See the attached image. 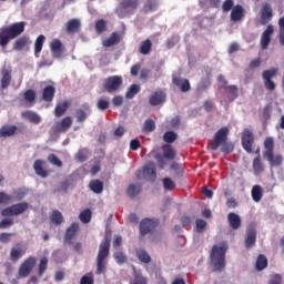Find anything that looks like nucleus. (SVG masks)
Wrapping results in <instances>:
<instances>
[{"label":"nucleus","instance_id":"nucleus-35","mask_svg":"<svg viewBox=\"0 0 284 284\" xmlns=\"http://www.w3.org/2000/svg\"><path fill=\"white\" fill-rule=\"evenodd\" d=\"M89 187L94 194H101L103 192V182L101 180H93L89 183Z\"/></svg>","mask_w":284,"mask_h":284},{"label":"nucleus","instance_id":"nucleus-39","mask_svg":"<svg viewBox=\"0 0 284 284\" xmlns=\"http://www.w3.org/2000/svg\"><path fill=\"white\" fill-rule=\"evenodd\" d=\"M29 41L30 39H28V37H21L17 39L13 44V50H17V52H21V50H23V48L28 45Z\"/></svg>","mask_w":284,"mask_h":284},{"label":"nucleus","instance_id":"nucleus-32","mask_svg":"<svg viewBox=\"0 0 284 284\" xmlns=\"http://www.w3.org/2000/svg\"><path fill=\"white\" fill-rule=\"evenodd\" d=\"M68 108H70V102H68V101L57 104L55 109H54V114H55L57 119H61V116H63V114H65V112H68Z\"/></svg>","mask_w":284,"mask_h":284},{"label":"nucleus","instance_id":"nucleus-34","mask_svg":"<svg viewBox=\"0 0 284 284\" xmlns=\"http://www.w3.org/2000/svg\"><path fill=\"white\" fill-rule=\"evenodd\" d=\"M253 172L254 174H263L265 172V166L263 165V162L261 161V155H257L253 160Z\"/></svg>","mask_w":284,"mask_h":284},{"label":"nucleus","instance_id":"nucleus-3","mask_svg":"<svg viewBox=\"0 0 284 284\" xmlns=\"http://www.w3.org/2000/svg\"><path fill=\"white\" fill-rule=\"evenodd\" d=\"M110 243L111 240L109 236H105L99 246L98 256L95 260V274H105V270H108V256H110Z\"/></svg>","mask_w":284,"mask_h":284},{"label":"nucleus","instance_id":"nucleus-22","mask_svg":"<svg viewBox=\"0 0 284 284\" xmlns=\"http://www.w3.org/2000/svg\"><path fill=\"white\" fill-rule=\"evenodd\" d=\"M173 83L179 88L181 92H190L192 90V85L190 84V80L183 78H173Z\"/></svg>","mask_w":284,"mask_h":284},{"label":"nucleus","instance_id":"nucleus-11","mask_svg":"<svg viewBox=\"0 0 284 284\" xmlns=\"http://www.w3.org/2000/svg\"><path fill=\"white\" fill-rule=\"evenodd\" d=\"M156 227H159V220L145 217L140 222V234L141 236H148V234H152Z\"/></svg>","mask_w":284,"mask_h":284},{"label":"nucleus","instance_id":"nucleus-27","mask_svg":"<svg viewBox=\"0 0 284 284\" xmlns=\"http://www.w3.org/2000/svg\"><path fill=\"white\" fill-rule=\"evenodd\" d=\"M54 94H57V89L53 85H47L42 91V99L45 103H52Z\"/></svg>","mask_w":284,"mask_h":284},{"label":"nucleus","instance_id":"nucleus-5","mask_svg":"<svg viewBox=\"0 0 284 284\" xmlns=\"http://www.w3.org/2000/svg\"><path fill=\"white\" fill-rule=\"evenodd\" d=\"M225 252H227V245H213L211 250V261L215 272H223V270H225Z\"/></svg>","mask_w":284,"mask_h":284},{"label":"nucleus","instance_id":"nucleus-64","mask_svg":"<svg viewBox=\"0 0 284 284\" xmlns=\"http://www.w3.org/2000/svg\"><path fill=\"white\" fill-rule=\"evenodd\" d=\"M80 284H94V277L90 275H83L80 280Z\"/></svg>","mask_w":284,"mask_h":284},{"label":"nucleus","instance_id":"nucleus-8","mask_svg":"<svg viewBox=\"0 0 284 284\" xmlns=\"http://www.w3.org/2000/svg\"><path fill=\"white\" fill-rule=\"evenodd\" d=\"M37 265V257H27L19 267L18 274L20 278H28Z\"/></svg>","mask_w":284,"mask_h":284},{"label":"nucleus","instance_id":"nucleus-17","mask_svg":"<svg viewBox=\"0 0 284 284\" xmlns=\"http://www.w3.org/2000/svg\"><path fill=\"white\" fill-rule=\"evenodd\" d=\"M245 19V8L241 4H235L231 10L230 20L233 23H239V21H243Z\"/></svg>","mask_w":284,"mask_h":284},{"label":"nucleus","instance_id":"nucleus-36","mask_svg":"<svg viewBox=\"0 0 284 284\" xmlns=\"http://www.w3.org/2000/svg\"><path fill=\"white\" fill-rule=\"evenodd\" d=\"M122 10H131L134 11L139 7V0H123L120 3Z\"/></svg>","mask_w":284,"mask_h":284},{"label":"nucleus","instance_id":"nucleus-62","mask_svg":"<svg viewBox=\"0 0 284 284\" xmlns=\"http://www.w3.org/2000/svg\"><path fill=\"white\" fill-rule=\"evenodd\" d=\"M97 108L100 109L102 112L110 108V101L104 99H99L97 103Z\"/></svg>","mask_w":284,"mask_h":284},{"label":"nucleus","instance_id":"nucleus-37","mask_svg":"<svg viewBox=\"0 0 284 284\" xmlns=\"http://www.w3.org/2000/svg\"><path fill=\"white\" fill-rule=\"evenodd\" d=\"M126 194L130 199H134V196H139L141 194V184H129L126 189Z\"/></svg>","mask_w":284,"mask_h":284},{"label":"nucleus","instance_id":"nucleus-24","mask_svg":"<svg viewBox=\"0 0 284 284\" xmlns=\"http://www.w3.org/2000/svg\"><path fill=\"white\" fill-rule=\"evenodd\" d=\"M72 128V116L68 115L63 118L60 122H57V132H68Z\"/></svg>","mask_w":284,"mask_h":284},{"label":"nucleus","instance_id":"nucleus-42","mask_svg":"<svg viewBox=\"0 0 284 284\" xmlns=\"http://www.w3.org/2000/svg\"><path fill=\"white\" fill-rule=\"evenodd\" d=\"M163 156L164 159H168V161H174L176 159V150H174L172 146H164Z\"/></svg>","mask_w":284,"mask_h":284},{"label":"nucleus","instance_id":"nucleus-63","mask_svg":"<svg viewBox=\"0 0 284 284\" xmlns=\"http://www.w3.org/2000/svg\"><path fill=\"white\" fill-rule=\"evenodd\" d=\"M87 152L88 151H85V150H80L77 153L75 159H77V161H79V163H85V161H88Z\"/></svg>","mask_w":284,"mask_h":284},{"label":"nucleus","instance_id":"nucleus-49","mask_svg":"<svg viewBox=\"0 0 284 284\" xmlns=\"http://www.w3.org/2000/svg\"><path fill=\"white\" fill-rule=\"evenodd\" d=\"M159 9V0H146L144 3V10L146 12H154Z\"/></svg>","mask_w":284,"mask_h":284},{"label":"nucleus","instance_id":"nucleus-51","mask_svg":"<svg viewBox=\"0 0 284 284\" xmlns=\"http://www.w3.org/2000/svg\"><path fill=\"white\" fill-rule=\"evenodd\" d=\"M79 219L81 223H90V221H92V211L90 209L82 211Z\"/></svg>","mask_w":284,"mask_h":284},{"label":"nucleus","instance_id":"nucleus-26","mask_svg":"<svg viewBox=\"0 0 284 284\" xmlns=\"http://www.w3.org/2000/svg\"><path fill=\"white\" fill-rule=\"evenodd\" d=\"M17 130H19L17 125H2L0 128V139H8L10 136H14V134H17Z\"/></svg>","mask_w":284,"mask_h":284},{"label":"nucleus","instance_id":"nucleus-38","mask_svg":"<svg viewBox=\"0 0 284 284\" xmlns=\"http://www.w3.org/2000/svg\"><path fill=\"white\" fill-rule=\"evenodd\" d=\"M140 54H150L152 52V40L146 39L144 40L139 48Z\"/></svg>","mask_w":284,"mask_h":284},{"label":"nucleus","instance_id":"nucleus-19","mask_svg":"<svg viewBox=\"0 0 284 284\" xmlns=\"http://www.w3.org/2000/svg\"><path fill=\"white\" fill-rule=\"evenodd\" d=\"M50 50L53 59H61L63 57V42L59 39H54L50 43Z\"/></svg>","mask_w":284,"mask_h":284},{"label":"nucleus","instance_id":"nucleus-48","mask_svg":"<svg viewBox=\"0 0 284 284\" xmlns=\"http://www.w3.org/2000/svg\"><path fill=\"white\" fill-rule=\"evenodd\" d=\"M265 267H267V257L263 254H260L256 260V270L261 272L265 270Z\"/></svg>","mask_w":284,"mask_h":284},{"label":"nucleus","instance_id":"nucleus-40","mask_svg":"<svg viewBox=\"0 0 284 284\" xmlns=\"http://www.w3.org/2000/svg\"><path fill=\"white\" fill-rule=\"evenodd\" d=\"M251 195L255 203H258L263 199V189L261 185H254L251 191Z\"/></svg>","mask_w":284,"mask_h":284},{"label":"nucleus","instance_id":"nucleus-25","mask_svg":"<svg viewBox=\"0 0 284 284\" xmlns=\"http://www.w3.org/2000/svg\"><path fill=\"white\" fill-rule=\"evenodd\" d=\"M23 254H26V251L21 247V243H17L10 251V261H12V263H17Z\"/></svg>","mask_w":284,"mask_h":284},{"label":"nucleus","instance_id":"nucleus-52","mask_svg":"<svg viewBox=\"0 0 284 284\" xmlns=\"http://www.w3.org/2000/svg\"><path fill=\"white\" fill-rule=\"evenodd\" d=\"M113 258L114 261L119 264V265H123V263H128V256L124 255L123 252H115L113 254Z\"/></svg>","mask_w":284,"mask_h":284},{"label":"nucleus","instance_id":"nucleus-18","mask_svg":"<svg viewBox=\"0 0 284 284\" xmlns=\"http://www.w3.org/2000/svg\"><path fill=\"white\" fill-rule=\"evenodd\" d=\"M79 232V223L73 222L65 231L64 234V245H72V241L77 233Z\"/></svg>","mask_w":284,"mask_h":284},{"label":"nucleus","instance_id":"nucleus-60","mask_svg":"<svg viewBox=\"0 0 284 284\" xmlns=\"http://www.w3.org/2000/svg\"><path fill=\"white\" fill-rule=\"evenodd\" d=\"M200 6H211V8H219L221 0H199Z\"/></svg>","mask_w":284,"mask_h":284},{"label":"nucleus","instance_id":"nucleus-20","mask_svg":"<svg viewBox=\"0 0 284 284\" xmlns=\"http://www.w3.org/2000/svg\"><path fill=\"white\" fill-rule=\"evenodd\" d=\"M33 170L38 176H41V179H48V176H50V172L45 170V161L43 160H36Z\"/></svg>","mask_w":284,"mask_h":284},{"label":"nucleus","instance_id":"nucleus-30","mask_svg":"<svg viewBox=\"0 0 284 284\" xmlns=\"http://www.w3.org/2000/svg\"><path fill=\"white\" fill-rule=\"evenodd\" d=\"M116 43H121V36L116 32H112L111 36L102 42L104 48H112V45H116Z\"/></svg>","mask_w":284,"mask_h":284},{"label":"nucleus","instance_id":"nucleus-16","mask_svg":"<svg viewBox=\"0 0 284 284\" xmlns=\"http://www.w3.org/2000/svg\"><path fill=\"white\" fill-rule=\"evenodd\" d=\"M274 34V26L268 24L261 38V48L262 50H267L270 48V43L272 42V36Z\"/></svg>","mask_w":284,"mask_h":284},{"label":"nucleus","instance_id":"nucleus-33","mask_svg":"<svg viewBox=\"0 0 284 284\" xmlns=\"http://www.w3.org/2000/svg\"><path fill=\"white\" fill-rule=\"evenodd\" d=\"M23 99L27 103H29V105L32 106L34 103H37V92L32 89H28L23 93Z\"/></svg>","mask_w":284,"mask_h":284},{"label":"nucleus","instance_id":"nucleus-23","mask_svg":"<svg viewBox=\"0 0 284 284\" xmlns=\"http://www.w3.org/2000/svg\"><path fill=\"white\" fill-rule=\"evenodd\" d=\"M244 243H245L246 250H252V247H254V245H256V230L255 229H247Z\"/></svg>","mask_w":284,"mask_h":284},{"label":"nucleus","instance_id":"nucleus-47","mask_svg":"<svg viewBox=\"0 0 284 284\" xmlns=\"http://www.w3.org/2000/svg\"><path fill=\"white\" fill-rule=\"evenodd\" d=\"M141 92V87L139 84H132L129 90L126 91L125 98L126 99H134L136 94Z\"/></svg>","mask_w":284,"mask_h":284},{"label":"nucleus","instance_id":"nucleus-44","mask_svg":"<svg viewBox=\"0 0 284 284\" xmlns=\"http://www.w3.org/2000/svg\"><path fill=\"white\" fill-rule=\"evenodd\" d=\"M108 30V21L100 19L95 22L97 34H103Z\"/></svg>","mask_w":284,"mask_h":284},{"label":"nucleus","instance_id":"nucleus-9","mask_svg":"<svg viewBox=\"0 0 284 284\" xmlns=\"http://www.w3.org/2000/svg\"><path fill=\"white\" fill-rule=\"evenodd\" d=\"M28 207H29L28 202L13 204L2 210L1 216H19V214H23V212H28Z\"/></svg>","mask_w":284,"mask_h":284},{"label":"nucleus","instance_id":"nucleus-57","mask_svg":"<svg viewBox=\"0 0 284 284\" xmlns=\"http://www.w3.org/2000/svg\"><path fill=\"white\" fill-rule=\"evenodd\" d=\"M12 203V195H8L6 192H0V205H10Z\"/></svg>","mask_w":284,"mask_h":284},{"label":"nucleus","instance_id":"nucleus-28","mask_svg":"<svg viewBox=\"0 0 284 284\" xmlns=\"http://www.w3.org/2000/svg\"><path fill=\"white\" fill-rule=\"evenodd\" d=\"M227 223L232 230H240L242 225L241 216L236 213H229Z\"/></svg>","mask_w":284,"mask_h":284},{"label":"nucleus","instance_id":"nucleus-59","mask_svg":"<svg viewBox=\"0 0 284 284\" xmlns=\"http://www.w3.org/2000/svg\"><path fill=\"white\" fill-rule=\"evenodd\" d=\"M45 270H48V257H42L39 263V276H43Z\"/></svg>","mask_w":284,"mask_h":284},{"label":"nucleus","instance_id":"nucleus-46","mask_svg":"<svg viewBox=\"0 0 284 284\" xmlns=\"http://www.w3.org/2000/svg\"><path fill=\"white\" fill-rule=\"evenodd\" d=\"M154 130H156V123L154 122V120H145L143 125V132H145V134H150V132H154Z\"/></svg>","mask_w":284,"mask_h":284},{"label":"nucleus","instance_id":"nucleus-2","mask_svg":"<svg viewBox=\"0 0 284 284\" xmlns=\"http://www.w3.org/2000/svg\"><path fill=\"white\" fill-rule=\"evenodd\" d=\"M26 32V22H16L0 30V45L7 48L8 43Z\"/></svg>","mask_w":284,"mask_h":284},{"label":"nucleus","instance_id":"nucleus-13","mask_svg":"<svg viewBox=\"0 0 284 284\" xmlns=\"http://www.w3.org/2000/svg\"><path fill=\"white\" fill-rule=\"evenodd\" d=\"M252 145H254V131L244 129L242 132V148L247 154H252Z\"/></svg>","mask_w":284,"mask_h":284},{"label":"nucleus","instance_id":"nucleus-10","mask_svg":"<svg viewBox=\"0 0 284 284\" xmlns=\"http://www.w3.org/2000/svg\"><path fill=\"white\" fill-rule=\"evenodd\" d=\"M123 85V78L121 75H110L104 80L105 92H116Z\"/></svg>","mask_w":284,"mask_h":284},{"label":"nucleus","instance_id":"nucleus-12","mask_svg":"<svg viewBox=\"0 0 284 284\" xmlns=\"http://www.w3.org/2000/svg\"><path fill=\"white\" fill-rule=\"evenodd\" d=\"M274 19V11L272 9V4L268 2L262 3V8L260 10V23L261 26H267L270 21Z\"/></svg>","mask_w":284,"mask_h":284},{"label":"nucleus","instance_id":"nucleus-7","mask_svg":"<svg viewBox=\"0 0 284 284\" xmlns=\"http://www.w3.org/2000/svg\"><path fill=\"white\" fill-rule=\"evenodd\" d=\"M277 74L278 69L274 67L262 72V79L264 81V88L266 90H270L271 92H274V90H276V83L272 79H274V77H276Z\"/></svg>","mask_w":284,"mask_h":284},{"label":"nucleus","instance_id":"nucleus-54","mask_svg":"<svg viewBox=\"0 0 284 284\" xmlns=\"http://www.w3.org/2000/svg\"><path fill=\"white\" fill-rule=\"evenodd\" d=\"M196 232L199 234H203L205 232V227H207V222L205 220L197 219L195 221Z\"/></svg>","mask_w":284,"mask_h":284},{"label":"nucleus","instance_id":"nucleus-31","mask_svg":"<svg viewBox=\"0 0 284 284\" xmlns=\"http://www.w3.org/2000/svg\"><path fill=\"white\" fill-rule=\"evenodd\" d=\"M23 119H28L30 123H34L36 125H39L41 123V115L37 114L33 111H24L22 112Z\"/></svg>","mask_w":284,"mask_h":284},{"label":"nucleus","instance_id":"nucleus-53","mask_svg":"<svg viewBox=\"0 0 284 284\" xmlns=\"http://www.w3.org/2000/svg\"><path fill=\"white\" fill-rule=\"evenodd\" d=\"M131 284H148V277L143 276V274L134 272V278Z\"/></svg>","mask_w":284,"mask_h":284},{"label":"nucleus","instance_id":"nucleus-1","mask_svg":"<svg viewBox=\"0 0 284 284\" xmlns=\"http://www.w3.org/2000/svg\"><path fill=\"white\" fill-rule=\"evenodd\" d=\"M230 134V129L227 126L221 128L213 136V140L209 141V145L213 152H216L221 148L223 154H232L234 152V144L227 142V136Z\"/></svg>","mask_w":284,"mask_h":284},{"label":"nucleus","instance_id":"nucleus-50","mask_svg":"<svg viewBox=\"0 0 284 284\" xmlns=\"http://www.w3.org/2000/svg\"><path fill=\"white\" fill-rule=\"evenodd\" d=\"M278 41L284 47V16L278 19Z\"/></svg>","mask_w":284,"mask_h":284},{"label":"nucleus","instance_id":"nucleus-6","mask_svg":"<svg viewBox=\"0 0 284 284\" xmlns=\"http://www.w3.org/2000/svg\"><path fill=\"white\" fill-rule=\"evenodd\" d=\"M136 179H145L151 183L156 181V165L152 162H149L144 165L142 171H138L135 174Z\"/></svg>","mask_w":284,"mask_h":284},{"label":"nucleus","instance_id":"nucleus-56","mask_svg":"<svg viewBox=\"0 0 284 284\" xmlns=\"http://www.w3.org/2000/svg\"><path fill=\"white\" fill-rule=\"evenodd\" d=\"M48 161L49 163H52V165H55L57 168H63V162L55 154H49Z\"/></svg>","mask_w":284,"mask_h":284},{"label":"nucleus","instance_id":"nucleus-29","mask_svg":"<svg viewBox=\"0 0 284 284\" xmlns=\"http://www.w3.org/2000/svg\"><path fill=\"white\" fill-rule=\"evenodd\" d=\"M81 30V20L71 19L67 22V32L68 34H77Z\"/></svg>","mask_w":284,"mask_h":284},{"label":"nucleus","instance_id":"nucleus-4","mask_svg":"<svg viewBox=\"0 0 284 284\" xmlns=\"http://www.w3.org/2000/svg\"><path fill=\"white\" fill-rule=\"evenodd\" d=\"M264 148L263 156L268 161L271 168H281L283 165V155L274 154V139L266 138L264 140Z\"/></svg>","mask_w":284,"mask_h":284},{"label":"nucleus","instance_id":"nucleus-61","mask_svg":"<svg viewBox=\"0 0 284 284\" xmlns=\"http://www.w3.org/2000/svg\"><path fill=\"white\" fill-rule=\"evenodd\" d=\"M233 9H234V0H225L222 3L223 12H230V10L232 11Z\"/></svg>","mask_w":284,"mask_h":284},{"label":"nucleus","instance_id":"nucleus-15","mask_svg":"<svg viewBox=\"0 0 284 284\" xmlns=\"http://www.w3.org/2000/svg\"><path fill=\"white\" fill-rule=\"evenodd\" d=\"M0 74V90L10 88V83H12V67H3Z\"/></svg>","mask_w":284,"mask_h":284},{"label":"nucleus","instance_id":"nucleus-58","mask_svg":"<svg viewBox=\"0 0 284 284\" xmlns=\"http://www.w3.org/2000/svg\"><path fill=\"white\" fill-rule=\"evenodd\" d=\"M162 183H163L164 190L172 191V190H174V187H176V184H175L174 181H172V179H170V178H164V179L162 180Z\"/></svg>","mask_w":284,"mask_h":284},{"label":"nucleus","instance_id":"nucleus-55","mask_svg":"<svg viewBox=\"0 0 284 284\" xmlns=\"http://www.w3.org/2000/svg\"><path fill=\"white\" fill-rule=\"evenodd\" d=\"M176 136L178 135L174 133V131H168L163 135V141L165 143H174L176 141Z\"/></svg>","mask_w":284,"mask_h":284},{"label":"nucleus","instance_id":"nucleus-41","mask_svg":"<svg viewBox=\"0 0 284 284\" xmlns=\"http://www.w3.org/2000/svg\"><path fill=\"white\" fill-rule=\"evenodd\" d=\"M50 221L53 225H61V223H63V214L61 211L54 210L50 216Z\"/></svg>","mask_w":284,"mask_h":284},{"label":"nucleus","instance_id":"nucleus-45","mask_svg":"<svg viewBox=\"0 0 284 284\" xmlns=\"http://www.w3.org/2000/svg\"><path fill=\"white\" fill-rule=\"evenodd\" d=\"M43 43H45V36L40 34L34 43V52L36 54H40V52L43 50Z\"/></svg>","mask_w":284,"mask_h":284},{"label":"nucleus","instance_id":"nucleus-21","mask_svg":"<svg viewBox=\"0 0 284 284\" xmlns=\"http://www.w3.org/2000/svg\"><path fill=\"white\" fill-rule=\"evenodd\" d=\"M166 97L168 95L162 90L155 91L150 95L149 103L153 106L161 105L162 103H165Z\"/></svg>","mask_w":284,"mask_h":284},{"label":"nucleus","instance_id":"nucleus-43","mask_svg":"<svg viewBox=\"0 0 284 284\" xmlns=\"http://www.w3.org/2000/svg\"><path fill=\"white\" fill-rule=\"evenodd\" d=\"M136 257L139 258V261H141L142 263H145V264L152 262V257L143 248H140V250L136 251Z\"/></svg>","mask_w":284,"mask_h":284},{"label":"nucleus","instance_id":"nucleus-14","mask_svg":"<svg viewBox=\"0 0 284 284\" xmlns=\"http://www.w3.org/2000/svg\"><path fill=\"white\" fill-rule=\"evenodd\" d=\"M92 114V108L90 104L84 103L82 108L75 110L74 116L77 123H85L88 121V116Z\"/></svg>","mask_w":284,"mask_h":284}]
</instances>
